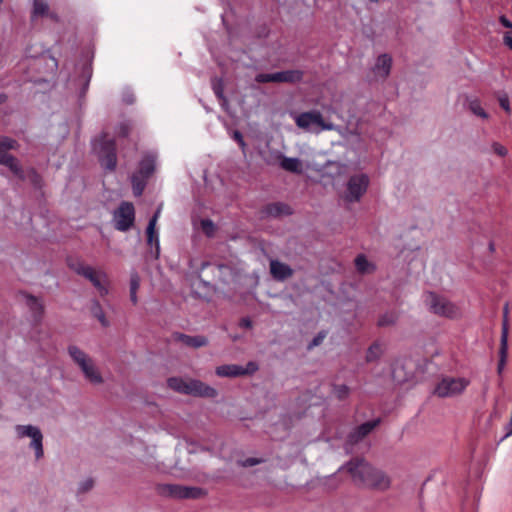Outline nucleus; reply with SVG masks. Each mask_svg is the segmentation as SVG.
I'll use <instances>...</instances> for the list:
<instances>
[{"mask_svg": "<svg viewBox=\"0 0 512 512\" xmlns=\"http://www.w3.org/2000/svg\"><path fill=\"white\" fill-rule=\"evenodd\" d=\"M68 354L88 383L92 385H102L104 383L99 367L89 354L74 345L68 347Z\"/></svg>", "mask_w": 512, "mask_h": 512, "instance_id": "nucleus-1", "label": "nucleus"}, {"mask_svg": "<svg viewBox=\"0 0 512 512\" xmlns=\"http://www.w3.org/2000/svg\"><path fill=\"white\" fill-rule=\"evenodd\" d=\"M167 384L171 389L179 393L211 398L217 395V390L215 388L194 379L172 377L168 379Z\"/></svg>", "mask_w": 512, "mask_h": 512, "instance_id": "nucleus-2", "label": "nucleus"}, {"mask_svg": "<svg viewBox=\"0 0 512 512\" xmlns=\"http://www.w3.org/2000/svg\"><path fill=\"white\" fill-rule=\"evenodd\" d=\"M307 168L315 171L324 185H334L347 172V166L337 161H328L324 165L309 163Z\"/></svg>", "mask_w": 512, "mask_h": 512, "instance_id": "nucleus-3", "label": "nucleus"}, {"mask_svg": "<svg viewBox=\"0 0 512 512\" xmlns=\"http://www.w3.org/2000/svg\"><path fill=\"white\" fill-rule=\"evenodd\" d=\"M15 434L18 440H29V447L34 451L37 460L43 457V434L37 426L31 424L17 425Z\"/></svg>", "mask_w": 512, "mask_h": 512, "instance_id": "nucleus-4", "label": "nucleus"}, {"mask_svg": "<svg viewBox=\"0 0 512 512\" xmlns=\"http://www.w3.org/2000/svg\"><path fill=\"white\" fill-rule=\"evenodd\" d=\"M370 183V178L365 173H356L352 175L347 183L344 198L349 202L359 201L366 193Z\"/></svg>", "mask_w": 512, "mask_h": 512, "instance_id": "nucleus-5", "label": "nucleus"}, {"mask_svg": "<svg viewBox=\"0 0 512 512\" xmlns=\"http://www.w3.org/2000/svg\"><path fill=\"white\" fill-rule=\"evenodd\" d=\"M295 122L299 128L306 131L318 133L322 130H332L333 124H327L324 122L322 115L319 112H305L295 117Z\"/></svg>", "mask_w": 512, "mask_h": 512, "instance_id": "nucleus-6", "label": "nucleus"}, {"mask_svg": "<svg viewBox=\"0 0 512 512\" xmlns=\"http://www.w3.org/2000/svg\"><path fill=\"white\" fill-rule=\"evenodd\" d=\"M425 304L435 314L454 318L459 315V309L447 299L434 293H428L425 296Z\"/></svg>", "mask_w": 512, "mask_h": 512, "instance_id": "nucleus-7", "label": "nucleus"}, {"mask_svg": "<svg viewBox=\"0 0 512 512\" xmlns=\"http://www.w3.org/2000/svg\"><path fill=\"white\" fill-rule=\"evenodd\" d=\"M135 220L134 206L129 202H123L113 213V223L117 230L127 231Z\"/></svg>", "mask_w": 512, "mask_h": 512, "instance_id": "nucleus-8", "label": "nucleus"}, {"mask_svg": "<svg viewBox=\"0 0 512 512\" xmlns=\"http://www.w3.org/2000/svg\"><path fill=\"white\" fill-rule=\"evenodd\" d=\"M468 385V381L464 378H443L435 387L434 393L439 397L455 396Z\"/></svg>", "mask_w": 512, "mask_h": 512, "instance_id": "nucleus-9", "label": "nucleus"}, {"mask_svg": "<svg viewBox=\"0 0 512 512\" xmlns=\"http://www.w3.org/2000/svg\"><path fill=\"white\" fill-rule=\"evenodd\" d=\"M155 161L153 157L145 158L141 164L139 171L132 177V185L134 195L140 196L144 190L145 179L149 177L154 171Z\"/></svg>", "mask_w": 512, "mask_h": 512, "instance_id": "nucleus-10", "label": "nucleus"}, {"mask_svg": "<svg viewBox=\"0 0 512 512\" xmlns=\"http://www.w3.org/2000/svg\"><path fill=\"white\" fill-rule=\"evenodd\" d=\"M78 273L91 281L100 296H106L109 293V280L104 272L96 271L89 266H83L78 270Z\"/></svg>", "mask_w": 512, "mask_h": 512, "instance_id": "nucleus-11", "label": "nucleus"}, {"mask_svg": "<svg viewBox=\"0 0 512 512\" xmlns=\"http://www.w3.org/2000/svg\"><path fill=\"white\" fill-rule=\"evenodd\" d=\"M371 467L363 460H353L342 467L341 471L347 472L356 484L364 486Z\"/></svg>", "mask_w": 512, "mask_h": 512, "instance_id": "nucleus-12", "label": "nucleus"}, {"mask_svg": "<svg viewBox=\"0 0 512 512\" xmlns=\"http://www.w3.org/2000/svg\"><path fill=\"white\" fill-rule=\"evenodd\" d=\"M16 147L17 145L14 140L7 137H0V163L7 166L15 175L22 177L18 161L12 156L3 153L7 150L15 149Z\"/></svg>", "mask_w": 512, "mask_h": 512, "instance_id": "nucleus-13", "label": "nucleus"}, {"mask_svg": "<svg viewBox=\"0 0 512 512\" xmlns=\"http://www.w3.org/2000/svg\"><path fill=\"white\" fill-rule=\"evenodd\" d=\"M258 369L254 362H249L245 367L236 364L221 365L216 368V374L220 377H239L252 374Z\"/></svg>", "mask_w": 512, "mask_h": 512, "instance_id": "nucleus-14", "label": "nucleus"}, {"mask_svg": "<svg viewBox=\"0 0 512 512\" xmlns=\"http://www.w3.org/2000/svg\"><path fill=\"white\" fill-rule=\"evenodd\" d=\"M302 73L298 70H287L276 73L259 74L256 77L258 82H298Z\"/></svg>", "mask_w": 512, "mask_h": 512, "instance_id": "nucleus-15", "label": "nucleus"}, {"mask_svg": "<svg viewBox=\"0 0 512 512\" xmlns=\"http://www.w3.org/2000/svg\"><path fill=\"white\" fill-rule=\"evenodd\" d=\"M392 68V57L388 54L379 55L371 68V74L375 80H385Z\"/></svg>", "mask_w": 512, "mask_h": 512, "instance_id": "nucleus-16", "label": "nucleus"}, {"mask_svg": "<svg viewBox=\"0 0 512 512\" xmlns=\"http://www.w3.org/2000/svg\"><path fill=\"white\" fill-rule=\"evenodd\" d=\"M390 477L382 470L371 467L367 478L365 479L364 486L385 490L390 487Z\"/></svg>", "mask_w": 512, "mask_h": 512, "instance_id": "nucleus-17", "label": "nucleus"}, {"mask_svg": "<svg viewBox=\"0 0 512 512\" xmlns=\"http://www.w3.org/2000/svg\"><path fill=\"white\" fill-rule=\"evenodd\" d=\"M270 272L278 280H284L292 275V269L287 264L276 260L270 262Z\"/></svg>", "mask_w": 512, "mask_h": 512, "instance_id": "nucleus-18", "label": "nucleus"}, {"mask_svg": "<svg viewBox=\"0 0 512 512\" xmlns=\"http://www.w3.org/2000/svg\"><path fill=\"white\" fill-rule=\"evenodd\" d=\"M171 493L179 498H198L204 494V491L196 487L174 486Z\"/></svg>", "mask_w": 512, "mask_h": 512, "instance_id": "nucleus-19", "label": "nucleus"}, {"mask_svg": "<svg viewBox=\"0 0 512 512\" xmlns=\"http://www.w3.org/2000/svg\"><path fill=\"white\" fill-rule=\"evenodd\" d=\"M280 159V166L282 169L292 172V173H302L303 172V163L298 158H292V157H286L284 155H281L279 157Z\"/></svg>", "mask_w": 512, "mask_h": 512, "instance_id": "nucleus-20", "label": "nucleus"}, {"mask_svg": "<svg viewBox=\"0 0 512 512\" xmlns=\"http://www.w3.org/2000/svg\"><path fill=\"white\" fill-rule=\"evenodd\" d=\"M159 215H160V209H158L156 211L155 215L149 221L147 231H146L148 244L151 246L155 244L157 251L159 250V246H160L159 239H158V233L156 231V225H157Z\"/></svg>", "mask_w": 512, "mask_h": 512, "instance_id": "nucleus-21", "label": "nucleus"}, {"mask_svg": "<svg viewBox=\"0 0 512 512\" xmlns=\"http://www.w3.org/2000/svg\"><path fill=\"white\" fill-rule=\"evenodd\" d=\"M507 350H508V330L506 324L503 326V331L501 335V347H500V360L498 364V373L501 374L507 359Z\"/></svg>", "mask_w": 512, "mask_h": 512, "instance_id": "nucleus-22", "label": "nucleus"}, {"mask_svg": "<svg viewBox=\"0 0 512 512\" xmlns=\"http://www.w3.org/2000/svg\"><path fill=\"white\" fill-rule=\"evenodd\" d=\"M391 375L396 382H403L406 380L407 373L405 372V364L403 361L397 360L392 364Z\"/></svg>", "mask_w": 512, "mask_h": 512, "instance_id": "nucleus-23", "label": "nucleus"}, {"mask_svg": "<svg viewBox=\"0 0 512 512\" xmlns=\"http://www.w3.org/2000/svg\"><path fill=\"white\" fill-rule=\"evenodd\" d=\"M355 265L357 270L361 273H370L375 269L374 264L363 255L355 259Z\"/></svg>", "mask_w": 512, "mask_h": 512, "instance_id": "nucleus-24", "label": "nucleus"}, {"mask_svg": "<svg viewBox=\"0 0 512 512\" xmlns=\"http://www.w3.org/2000/svg\"><path fill=\"white\" fill-rule=\"evenodd\" d=\"M469 109L473 114L482 119L488 118V114L484 111V109L481 107L480 103L477 100H473L469 103Z\"/></svg>", "mask_w": 512, "mask_h": 512, "instance_id": "nucleus-25", "label": "nucleus"}, {"mask_svg": "<svg viewBox=\"0 0 512 512\" xmlns=\"http://www.w3.org/2000/svg\"><path fill=\"white\" fill-rule=\"evenodd\" d=\"M48 12V6L44 0H34L33 16H43Z\"/></svg>", "mask_w": 512, "mask_h": 512, "instance_id": "nucleus-26", "label": "nucleus"}, {"mask_svg": "<svg viewBox=\"0 0 512 512\" xmlns=\"http://www.w3.org/2000/svg\"><path fill=\"white\" fill-rule=\"evenodd\" d=\"M375 425H376L375 422H367V423L362 424L356 431L357 436L358 437L366 436L368 433H370L374 429Z\"/></svg>", "mask_w": 512, "mask_h": 512, "instance_id": "nucleus-27", "label": "nucleus"}, {"mask_svg": "<svg viewBox=\"0 0 512 512\" xmlns=\"http://www.w3.org/2000/svg\"><path fill=\"white\" fill-rule=\"evenodd\" d=\"M381 347L379 344H373L367 351L366 358L368 361L377 359L381 354Z\"/></svg>", "mask_w": 512, "mask_h": 512, "instance_id": "nucleus-28", "label": "nucleus"}, {"mask_svg": "<svg viewBox=\"0 0 512 512\" xmlns=\"http://www.w3.org/2000/svg\"><path fill=\"white\" fill-rule=\"evenodd\" d=\"M140 287V277L137 273H132L130 276V291H137Z\"/></svg>", "mask_w": 512, "mask_h": 512, "instance_id": "nucleus-29", "label": "nucleus"}, {"mask_svg": "<svg viewBox=\"0 0 512 512\" xmlns=\"http://www.w3.org/2000/svg\"><path fill=\"white\" fill-rule=\"evenodd\" d=\"M491 149L496 155L500 157H505L508 153L507 149L499 143H493Z\"/></svg>", "mask_w": 512, "mask_h": 512, "instance_id": "nucleus-30", "label": "nucleus"}, {"mask_svg": "<svg viewBox=\"0 0 512 512\" xmlns=\"http://www.w3.org/2000/svg\"><path fill=\"white\" fill-rule=\"evenodd\" d=\"M202 227L208 235H211L214 231V225L211 221H208V220L203 221Z\"/></svg>", "mask_w": 512, "mask_h": 512, "instance_id": "nucleus-31", "label": "nucleus"}, {"mask_svg": "<svg viewBox=\"0 0 512 512\" xmlns=\"http://www.w3.org/2000/svg\"><path fill=\"white\" fill-rule=\"evenodd\" d=\"M499 103H500V106L507 112L510 111V104H509V99L506 95L504 96H501L499 98Z\"/></svg>", "mask_w": 512, "mask_h": 512, "instance_id": "nucleus-32", "label": "nucleus"}, {"mask_svg": "<svg viewBox=\"0 0 512 512\" xmlns=\"http://www.w3.org/2000/svg\"><path fill=\"white\" fill-rule=\"evenodd\" d=\"M95 316L97 317V319L100 321V323L103 325V326H107L108 325V321L106 320L105 316H104V313L101 309L98 310V312H96Z\"/></svg>", "mask_w": 512, "mask_h": 512, "instance_id": "nucleus-33", "label": "nucleus"}, {"mask_svg": "<svg viewBox=\"0 0 512 512\" xmlns=\"http://www.w3.org/2000/svg\"><path fill=\"white\" fill-rule=\"evenodd\" d=\"M28 301H29V304L31 306H33L35 309H41L42 308V306L39 303V301L36 298H34V297H29Z\"/></svg>", "mask_w": 512, "mask_h": 512, "instance_id": "nucleus-34", "label": "nucleus"}, {"mask_svg": "<svg viewBox=\"0 0 512 512\" xmlns=\"http://www.w3.org/2000/svg\"><path fill=\"white\" fill-rule=\"evenodd\" d=\"M505 44L512 49V33H507L504 36Z\"/></svg>", "mask_w": 512, "mask_h": 512, "instance_id": "nucleus-35", "label": "nucleus"}, {"mask_svg": "<svg viewBox=\"0 0 512 512\" xmlns=\"http://www.w3.org/2000/svg\"><path fill=\"white\" fill-rule=\"evenodd\" d=\"M234 138L238 141V143L240 144V146H241L242 148H244L245 143H244V140H243L242 135H241L239 132H235V133H234Z\"/></svg>", "mask_w": 512, "mask_h": 512, "instance_id": "nucleus-36", "label": "nucleus"}, {"mask_svg": "<svg viewBox=\"0 0 512 512\" xmlns=\"http://www.w3.org/2000/svg\"><path fill=\"white\" fill-rule=\"evenodd\" d=\"M500 22L507 28H512V22L508 20L505 16L500 17Z\"/></svg>", "mask_w": 512, "mask_h": 512, "instance_id": "nucleus-37", "label": "nucleus"}, {"mask_svg": "<svg viewBox=\"0 0 512 512\" xmlns=\"http://www.w3.org/2000/svg\"><path fill=\"white\" fill-rule=\"evenodd\" d=\"M130 300L133 304H137V302H138L137 291H130Z\"/></svg>", "mask_w": 512, "mask_h": 512, "instance_id": "nucleus-38", "label": "nucleus"}, {"mask_svg": "<svg viewBox=\"0 0 512 512\" xmlns=\"http://www.w3.org/2000/svg\"><path fill=\"white\" fill-rule=\"evenodd\" d=\"M324 338V335L320 334L318 335L314 340H313V343H312V346H317L321 343V341L323 340Z\"/></svg>", "mask_w": 512, "mask_h": 512, "instance_id": "nucleus-39", "label": "nucleus"}, {"mask_svg": "<svg viewBox=\"0 0 512 512\" xmlns=\"http://www.w3.org/2000/svg\"><path fill=\"white\" fill-rule=\"evenodd\" d=\"M205 343H206V341L203 338H201V339H195L193 342V345L196 347H199V346H203Z\"/></svg>", "mask_w": 512, "mask_h": 512, "instance_id": "nucleus-40", "label": "nucleus"}, {"mask_svg": "<svg viewBox=\"0 0 512 512\" xmlns=\"http://www.w3.org/2000/svg\"><path fill=\"white\" fill-rule=\"evenodd\" d=\"M214 91L219 98H222V89L219 85H214Z\"/></svg>", "mask_w": 512, "mask_h": 512, "instance_id": "nucleus-41", "label": "nucleus"}, {"mask_svg": "<svg viewBox=\"0 0 512 512\" xmlns=\"http://www.w3.org/2000/svg\"><path fill=\"white\" fill-rule=\"evenodd\" d=\"M338 392H339V396L343 397V396H345L348 393V390H347L346 387L343 386V387L338 389Z\"/></svg>", "mask_w": 512, "mask_h": 512, "instance_id": "nucleus-42", "label": "nucleus"}, {"mask_svg": "<svg viewBox=\"0 0 512 512\" xmlns=\"http://www.w3.org/2000/svg\"><path fill=\"white\" fill-rule=\"evenodd\" d=\"M257 462L255 460H252V459H249L246 461V465H254L256 464Z\"/></svg>", "mask_w": 512, "mask_h": 512, "instance_id": "nucleus-43", "label": "nucleus"}, {"mask_svg": "<svg viewBox=\"0 0 512 512\" xmlns=\"http://www.w3.org/2000/svg\"><path fill=\"white\" fill-rule=\"evenodd\" d=\"M109 166L110 167H114L115 166V162H114V160L112 158L109 160Z\"/></svg>", "mask_w": 512, "mask_h": 512, "instance_id": "nucleus-44", "label": "nucleus"}, {"mask_svg": "<svg viewBox=\"0 0 512 512\" xmlns=\"http://www.w3.org/2000/svg\"><path fill=\"white\" fill-rule=\"evenodd\" d=\"M92 486V482L91 481H88V483L86 484V488L88 489L89 487Z\"/></svg>", "mask_w": 512, "mask_h": 512, "instance_id": "nucleus-45", "label": "nucleus"}]
</instances>
